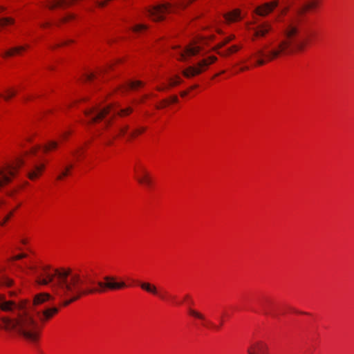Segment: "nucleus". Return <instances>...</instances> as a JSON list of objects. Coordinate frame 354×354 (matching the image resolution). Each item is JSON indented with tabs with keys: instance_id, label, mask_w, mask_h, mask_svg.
<instances>
[{
	"instance_id": "f257e3e1",
	"label": "nucleus",
	"mask_w": 354,
	"mask_h": 354,
	"mask_svg": "<svg viewBox=\"0 0 354 354\" xmlns=\"http://www.w3.org/2000/svg\"><path fill=\"white\" fill-rule=\"evenodd\" d=\"M103 279L104 281L95 282L87 272L70 268L42 267L37 272L36 282L43 286L51 283L53 294L40 292L32 301L23 299L18 303L7 300L5 295L0 294V328L15 331L28 342L35 343L39 338V328L34 315H37L41 322H46L59 311L57 307L39 310L40 306L57 297L62 301L63 306H66L82 296L127 286L124 281H116L112 276H105Z\"/></svg>"
},
{
	"instance_id": "0eeeda50",
	"label": "nucleus",
	"mask_w": 354,
	"mask_h": 354,
	"mask_svg": "<svg viewBox=\"0 0 354 354\" xmlns=\"http://www.w3.org/2000/svg\"><path fill=\"white\" fill-rule=\"evenodd\" d=\"M173 6L171 3L159 4L152 6L147 10V15L154 21H161L165 19L166 14L172 11Z\"/></svg>"
},
{
	"instance_id": "49530a36",
	"label": "nucleus",
	"mask_w": 354,
	"mask_h": 354,
	"mask_svg": "<svg viewBox=\"0 0 354 354\" xmlns=\"http://www.w3.org/2000/svg\"><path fill=\"white\" fill-rule=\"evenodd\" d=\"M10 295H12H12H15V292H10Z\"/></svg>"
},
{
	"instance_id": "1a4fd4ad",
	"label": "nucleus",
	"mask_w": 354,
	"mask_h": 354,
	"mask_svg": "<svg viewBox=\"0 0 354 354\" xmlns=\"http://www.w3.org/2000/svg\"><path fill=\"white\" fill-rule=\"evenodd\" d=\"M278 3L277 0L263 3L256 8L255 12L259 16L266 17L278 6Z\"/></svg>"
},
{
	"instance_id": "de8ad7c7",
	"label": "nucleus",
	"mask_w": 354,
	"mask_h": 354,
	"mask_svg": "<svg viewBox=\"0 0 354 354\" xmlns=\"http://www.w3.org/2000/svg\"><path fill=\"white\" fill-rule=\"evenodd\" d=\"M4 9H5L4 8L1 7V8H0V11H3V10H4Z\"/></svg>"
},
{
	"instance_id": "ea45409f",
	"label": "nucleus",
	"mask_w": 354,
	"mask_h": 354,
	"mask_svg": "<svg viewBox=\"0 0 354 354\" xmlns=\"http://www.w3.org/2000/svg\"><path fill=\"white\" fill-rule=\"evenodd\" d=\"M48 26H50V23H48V22L44 23V24H41V26L43 28L48 27Z\"/></svg>"
},
{
	"instance_id": "39448f33",
	"label": "nucleus",
	"mask_w": 354,
	"mask_h": 354,
	"mask_svg": "<svg viewBox=\"0 0 354 354\" xmlns=\"http://www.w3.org/2000/svg\"><path fill=\"white\" fill-rule=\"evenodd\" d=\"M217 59L215 56H210L206 59H203L196 66H190L183 71V75L187 77L190 78L201 74L203 71H204L209 65L214 62Z\"/></svg>"
},
{
	"instance_id": "a211bd4d",
	"label": "nucleus",
	"mask_w": 354,
	"mask_h": 354,
	"mask_svg": "<svg viewBox=\"0 0 354 354\" xmlns=\"http://www.w3.org/2000/svg\"><path fill=\"white\" fill-rule=\"evenodd\" d=\"M140 286L142 290H145L146 292L151 293L153 295H158V289L155 285L147 282H140Z\"/></svg>"
},
{
	"instance_id": "c756f323",
	"label": "nucleus",
	"mask_w": 354,
	"mask_h": 354,
	"mask_svg": "<svg viewBox=\"0 0 354 354\" xmlns=\"http://www.w3.org/2000/svg\"><path fill=\"white\" fill-rule=\"evenodd\" d=\"M169 104V100H162L158 105H156L157 109H162L166 107Z\"/></svg>"
},
{
	"instance_id": "c9c22d12",
	"label": "nucleus",
	"mask_w": 354,
	"mask_h": 354,
	"mask_svg": "<svg viewBox=\"0 0 354 354\" xmlns=\"http://www.w3.org/2000/svg\"><path fill=\"white\" fill-rule=\"evenodd\" d=\"M160 299L162 300H167V295L166 293L165 294H160V293H158V295Z\"/></svg>"
},
{
	"instance_id": "2f4dec72",
	"label": "nucleus",
	"mask_w": 354,
	"mask_h": 354,
	"mask_svg": "<svg viewBox=\"0 0 354 354\" xmlns=\"http://www.w3.org/2000/svg\"><path fill=\"white\" fill-rule=\"evenodd\" d=\"M26 256L27 255L26 254L23 253V254H18V255H16V256L12 257L11 259L12 261H17V260H19V259H21L23 258H25V257H26Z\"/></svg>"
},
{
	"instance_id": "f3484780",
	"label": "nucleus",
	"mask_w": 354,
	"mask_h": 354,
	"mask_svg": "<svg viewBox=\"0 0 354 354\" xmlns=\"http://www.w3.org/2000/svg\"><path fill=\"white\" fill-rule=\"evenodd\" d=\"M169 84L168 86H158L157 87V90L160 91H163L167 89L169 87H174L178 84H180L182 82V80L180 78L179 76L176 75L174 77H171L168 80Z\"/></svg>"
},
{
	"instance_id": "4c0bfd02",
	"label": "nucleus",
	"mask_w": 354,
	"mask_h": 354,
	"mask_svg": "<svg viewBox=\"0 0 354 354\" xmlns=\"http://www.w3.org/2000/svg\"><path fill=\"white\" fill-rule=\"evenodd\" d=\"M12 214H13V212H10V214H9L8 215H7V216L4 218L5 221H8L9 220V218L12 216Z\"/></svg>"
},
{
	"instance_id": "e433bc0d",
	"label": "nucleus",
	"mask_w": 354,
	"mask_h": 354,
	"mask_svg": "<svg viewBox=\"0 0 354 354\" xmlns=\"http://www.w3.org/2000/svg\"><path fill=\"white\" fill-rule=\"evenodd\" d=\"M71 41H71V40H68V41H62V42H60V43L57 44L56 46H62V45H65V44H66L67 43H68V42H71Z\"/></svg>"
},
{
	"instance_id": "6e6552de",
	"label": "nucleus",
	"mask_w": 354,
	"mask_h": 354,
	"mask_svg": "<svg viewBox=\"0 0 354 354\" xmlns=\"http://www.w3.org/2000/svg\"><path fill=\"white\" fill-rule=\"evenodd\" d=\"M135 178L141 184L149 187L152 184L151 177L148 171L142 166L135 169Z\"/></svg>"
},
{
	"instance_id": "cd10ccee",
	"label": "nucleus",
	"mask_w": 354,
	"mask_h": 354,
	"mask_svg": "<svg viewBox=\"0 0 354 354\" xmlns=\"http://www.w3.org/2000/svg\"><path fill=\"white\" fill-rule=\"evenodd\" d=\"M145 131V128L142 127V128H139V129H135L134 131L130 132L129 134H128V138L130 139V138H134L135 136H136L137 135L142 133L143 131Z\"/></svg>"
},
{
	"instance_id": "37998d69",
	"label": "nucleus",
	"mask_w": 354,
	"mask_h": 354,
	"mask_svg": "<svg viewBox=\"0 0 354 354\" xmlns=\"http://www.w3.org/2000/svg\"><path fill=\"white\" fill-rule=\"evenodd\" d=\"M21 243H22L23 244H26V243H27V241H26V239H23V240H21Z\"/></svg>"
},
{
	"instance_id": "4be33fe9",
	"label": "nucleus",
	"mask_w": 354,
	"mask_h": 354,
	"mask_svg": "<svg viewBox=\"0 0 354 354\" xmlns=\"http://www.w3.org/2000/svg\"><path fill=\"white\" fill-rule=\"evenodd\" d=\"M58 146V143L56 141H49L47 144H46L43 147V150L44 152H47L48 151H50L51 149L57 148Z\"/></svg>"
},
{
	"instance_id": "4468645a",
	"label": "nucleus",
	"mask_w": 354,
	"mask_h": 354,
	"mask_svg": "<svg viewBox=\"0 0 354 354\" xmlns=\"http://www.w3.org/2000/svg\"><path fill=\"white\" fill-rule=\"evenodd\" d=\"M45 169V165H35L32 169L28 172V178L30 180H35L37 178Z\"/></svg>"
},
{
	"instance_id": "c03bdc74",
	"label": "nucleus",
	"mask_w": 354,
	"mask_h": 354,
	"mask_svg": "<svg viewBox=\"0 0 354 354\" xmlns=\"http://www.w3.org/2000/svg\"><path fill=\"white\" fill-rule=\"evenodd\" d=\"M6 221H5V219H3V221L0 223V225H3L6 223Z\"/></svg>"
},
{
	"instance_id": "a19ab883",
	"label": "nucleus",
	"mask_w": 354,
	"mask_h": 354,
	"mask_svg": "<svg viewBox=\"0 0 354 354\" xmlns=\"http://www.w3.org/2000/svg\"><path fill=\"white\" fill-rule=\"evenodd\" d=\"M187 93H188L187 91H183V92L180 93V95L182 97H185V96H186L187 95Z\"/></svg>"
},
{
	"instance_id": "f8f14e48",
	"label": "nucleus",
	"mask_w": 354,
	"mask_h": 354,
	"mask_svg": "<svg viewBox=\"0 0 354 354\" xmlns=\"http://www.w3.org/2000/svg\"><path fill=\"white\" fill-rule=\"evenodd\" d=\"M28 47V45L16 46L11 47L2 53L1 56L3 58H7L14 57L15 55H20L21 53L26 50Z\"/></svg>"
},
{
	"instance_id": "b1692460",
	"label": "nucleus",
	"mask_w": 354,
	"mask_h": 354,
	"mask_svg": "<svg viewBox=\"0 0 354 354\" xmlns=\"http://www.w3.org/2000/svg\"><path fill=\"white\" fill-rule=\"evenodd\" d=\"M13 283L12 279L6 277H3L0 279V286L10 287L12 286Z\"/></svg>"
},
{
	"instance_id": "a18cd8bd",
	"label": "nucleus",
	"mask_w": 354,
	"mask_h": 354,
	"mask_svg": "<svg viewBox=\"0 0 354 354\" xmlns=\"http://www.w3.org/2000/svg\"><path fill=\"white\" fill-rule=\"evenodd\" d=\"M197 86H198L197 85H194L193 86H192V88H192V89H194V88H196Z\"/></svg>"
},
{
	"instance_id": "5701e85b",
	"label": "nucleus",
	"mask_w": 354,
	"mask_h": 354,
	"mask_svg": "<svg viewBox=\"0 0 354 354\" xmlns=\"http://www.w3.org/2000/svg\"><path fill=\"white\" fill-rule=\"evenodd\" d=\"M239 47L238 46H232L230 48H228L227 50L223 52H218V53L222 56H227L232 53H234L239 50Z\"/></svg>"
},
{
	"instance_id": "9d476101",
	"label": "nucleus",
	"mask_w": 354,
	"mask_h": 354,
	"mask_svg": "<svg viewBox=\"0 0 354 354\" xmlns=\"http://www.w3.org/2000/svg\"><path fill=\"white\" fill-rule=\"evenodd\" d=\"M268 347L263 342H256L248 348V354H268Z\"/></svg>"
},
{
	"instance_id": "ddd939ff",
	"label": "nucleus",
	"mask_w": 354,
	"mask_h": 354,
	"mask_svg": "<svg viewBox=\"0 0 354 354\" xmlns=\"http://www.w3.org/2000/svg\"><path fill=\"white\" fill-rule=\"evenodd\" d=\"M271 30L272 26L267 22H264L254 28V35L257 37H264Z\"/></svg>"
},
{
	"instance_id": "9b49d317",
	"label": "nucleus",
	"mask_w": 354,
	"mask_h": 354,
	"mask_svg": "<svg viewBox=\"0 0 354 354\" xmlns=\"http://www.w3.org/2000/svg\"><path fill=\"white\" fill-rule=\"evenodd\" d=\"M76 0H48L46 6L50 10L55 8L65 9L72 5Z\"/></svg>"
},
{
	"instance_id": "20e7f679",
	"label": "nucleus",
	"mask_w": 354,
	"mask_h": 354,
	"mask_svg": "<svg viewBox=\"0 0 354 354\" xmlns=\"http://www.w3.org/2000/svg\"><path fill=\"white\" fill-rule=\"evenodd\" d=\"M204 44L205 40H201L200 41L191 42L183 48L175 46L174 47L175 50L174 56L180 61L187 62L190 57L199 54L200 52L203 50Z\"/></svg>"
},
{
	"instance_id": "72a5a7b5",
	"label": "nucleus",
	"mask_w": 354,
	"mask_h": 354,
	"mask_svg": "<svg viewBox=\"0 0 354 354\" xmlns=\"http://www.w3.org/2000/svg\"><path fill=\"white\" fill-rule=\"evenodd\" d=\"M40 149V146L39 145H37V146H35L34 147H32L31 149H30V153L31 154H36L37 151Z\"/></svg>"
},
{
	"instance_id": "bb28decb",
	"label": "nucleus",
	"mask_w": 354,
	"mask_h": 354,
	"mask_svg": "<svg viewBox=\"0 0 354 354\" xmlns=\"http://www.w3.org/2000/svg\"><path fill=\"white\" fill-rule=\"evenodd\" d=\"M234 38V35H231L229 37L226 38L223 41L219 43L218 44H217L214 48V50H216L219 48H221V47H223V46H225L226 44H227L228 42H230L231 40H232Z\"/></svg>"
},
{
	"instance_id": "dca6fc26",
	"label": "nucleus",
	"mask_w": 354,
	"mask_h": 354,
	"mask_svg": "<svg viewBox=\"0 0 354 354\" xmlns=\"http://www.w3.org/2000/svg\"><path fill=\"white\" fill-rule=\"evenodd\" d=\"M224 17L227 23L238 21L241 19V10L239 9L234 10L232 12L225 14Z\"/></svg>"
},
{
	"instance_id": "393cba45",
	"label": "nucleus",
	"mask_w": 354,
	"mask_h": 354,
	"mask_svg": "<svg viewBox=\"0 0 354 354\" xmlns=\"http://www.w3.org/2000/svg\"><path fill=\"white\" fill-rule=\"evenodd\" d=\"M6 95H3L0 93V97H2L5 100H9L11 97L16 95V91L12 89H8L6 91Z\"/></svg>"
},
{
	"instance_id": "6ab92c4d",
	"label": "nucleus",
	"mask_w": 354,
	"mask_h": 354,
	"mask_svg": "<svg viewBox=\"0 0 354 354\" xmlns=\"http://www.w3.org/2000/svg\"><path fill=\"white\" fill-rule=\"evenodd\" d=\"M189 313L190 315L194 316L196 318H198V319L202 320L204 322V326L209 325L212 327H214V326L213 325L212 323L206 321L205 317L203 314L197 312L196 310L189 308ZM215 328H216V326H215ZM216 328H218V327H216Z\"/></svg>"
},
{
	"instance_id": "a878e982",
	"label": "nucleus",
	"mask_w": 354,
	"mask_h": 354,
	"mask_svg": "<svg viewBox=\"0 0 354 354\" xmlns=\"http://www.w3.org/2000/svg\"><path fill=\"white\" fill-rule=\"evenodd\" d=\"M147 28V25L143 24H140L135 25L133 27H132V30H133V32H134L136 33H138V32H142L144 30H146Z\"/></svg>"
},
{
	"instance_id": "58836bf2",
	"label": "nucleus",
	"mask_w": 354,
	"mask_h": 354,
	"mask_svg": "<svg viewBox=\"0 0 354 354\" xmlns=\"http://www.w3.org/2000/svg\"><path fill=\"white\" fill-rule=\"evenodd\" d=\"M249 69V67L248 66H243V67H241L240 68V71H246V70H248Z\"/></svg>"
},
{
	"instance_id": "f03ea898",
	"label": "nucleus",
	"mask_w": 354,
	"mask_h": 354,
	"mask_svg": "<svg viewBox=\"0 0 354 354\" xmlns=\"http://www.w3.org/2000/svg\"><path fill=\"white\" fill-rule=\"evenodd\" d=\"M317 3V0H312L298 8L295 16L291 17L286 24L283 30L285 38L281 40L270 41L253 53L252 57L256 61L255 65L262 66L283 55L303 50L306 46V39L304 38L297 39L299 32V17L308 10L315 8Z\"/></svg>"
},
{
	"instance_id": "c85d7f7f",
	"label": "nucleus",
	"mask_w": 354,
	"mask_h": 354,
	"mask_svg": "<svg viewBox=\"0 0 354 354\" xmlns=\"http://www.w3.org/2000/svg\"><path fill=\"white\" fill-rule=\"evenodd\" d=\"M15 23V20L10 17H4L0 19V26H4L7 24H12Z\"/></svg>"
},
{
	"instance_id": "412c9836",
	"label": "nucleus",
	"mask_w": 354,
	"mask_h": 354,
	"mask_svg": "<svg viewBox=\"0 0 354 354\" xmlns=\"http://www.w3.org/2000/svg\"><path fill=\"white\" fill-rule=\"evenodd\" d=\"M73 167V165L72 164L63 167L59 174L57 176V180H62L64 177L67 176L69 174L70 170L72 169Z\"/></svg>"
},
{
	"instance_id": "f704fd0d",
	"label": "nucleus",
	"mask_w": 354,
	"mask_h": 354,
	"mask_svg": "<svg viewBox=\"0 0 354 354\" xmlns=\"http://www.w3.org/2000/svg\"><path fill=\"white\" fill-rule=\"evenodd\" d=\"M178 101V97L176 95L171 96L169 100V103H176Z\"/></svg>"
},
{
	"instance_id": "7c9ffc66",
	"label": "nucleus",
	"mask_w": 354,
	"mask_h": 354,
	"mask_svg": "<svg viewBox=\"0 0 354 354\" xmlns=\"http://www.w3.org/2000/svg\"><path fill=\"white\" fill-rule=\"evenodd\" d=\"M73 18H74V15L73 14H68L67 15H66L65 17H64L61 19V21L66 22Z\"/></svg>"
},
{
	"instance_id": "423d86ee",
	"label": "nucleus",
	"mask_w": 354,
	"mask_h": 354,
	"mask_svg": "<svg viewBox=\"0 0 354 354\" xmlns=\"http://www.w3.org/2000/svg\"><path fill=\"white\" fill-rule=\"evenodd\" d=\"M23 165L24 160L21 158H17L15 165H8L3 168H0V188L12 180L18 168Z\"/></svg>"
},
{
	"instance_id": "79ce46f5",
	"label": "nucleus",
	"mask_w": 354,
	"mask_h": 354,
	"mask_svg": "<svg viewBox=\"0 0 354 354\" xmlns=\"http://www.w3.org/2000/svg\"><path fill=\"white\" fill-rule=\"evenodd\" d=\"M265 314H266V315H272V317H275V316H276V315H274V313H270V312H268V311H265Z\"/></svg>"
},
{
	"instance_id": "473e14b6",
	"label": "nucleus",
	"mask_w": 354,
	"mask_h": 354,
	"mask_svg": "<svg viewBox=\"0 0 354 354\" xmlns=\"http://www.w3.org/2000/svg\"><path fill=\"white\" fill-rule=\"evenodd\" d=\"M95 75L93 73H87L85 75V78L86 80H91L95 77Z\"/></svg>"
},
{
	"instance_id": "2eb2a0df",
	"label": "nucleus",
	"mask_w": 354,
	"mask_h": 354,
	"mask_svg": "<svg viewBox=\"0 0 354 354\" xmlns=\"http://www.w3.org/2000/svg\"><path fill=\"white\" fill-rule=\"evenodd\" d=\"M128 130H129L128 125H124L122 127H118L115 132H112L107 136L106 144L110 145L111 143V138H114L117 136H124L126 134V133L127 132Z\"/></svg>"
},
{
	"instance_id": "aec40b11",
	"label": "nucleus",
	"mask_w": 354,
	"mask_h": 354,
	"mask_svg": "<svg viewBox=\"0 0 354 354\" xmlns=\"http://www.w3.org/2000/svg\"><path fill=\"white\" fill-rule=\"evenodd\" d=\"M143 85H144V83L141 81H139V80L131 81V82H127L125 85L122 86V88L121 89H122V91H124L128 88L135 90L140 86H142Z\"/></svg>"
},
{
	"instance_id": "7ed1b4c3",
	"label": "nucleus",
	"mask_w": 354,
	"mask_h": 354,
	"mask_svg": "<svg viewBox=\"0 0 354 354\" xmlns=\"http://www.w3.org/2000/svg\"><path fill=\"white\" fill-rule=\"evenodd\" d=\"M133 111L131 106L120 108L118 104H111L104 108L93 107L85 111L88 123L103 122L104 127H108L115 115L121 117L129 115Z\"/></svg>"
}]
</instances>
